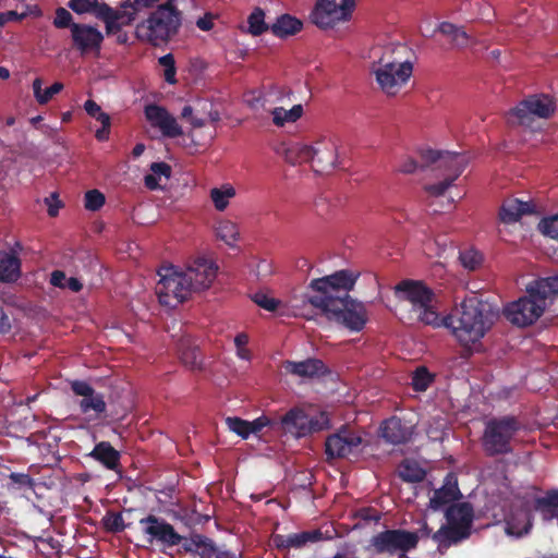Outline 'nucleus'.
<instances>
[{"mask_svg":"<svg viewBox=\"0 0 558 558\" xmlns=\"http://www.w3.org/2000/svg\"><path fill=\"white\" fill-rule=\"evenodd\" d=\"M105 195L98 190H90L85 194V208L88 210H99L105 205Z\"/></svg>","mask_w":558,"mask_h":558,"instance_id":"nucleus-50","label":"nucleus"},{"mask_svg":"<svg viewBox=\"0 0 558 558\" xmlns=\"http://www.w3.org/2000/svg\"><path fill=\"white\" fill-rule=\"evenodd\" d=\"M158 0H124L112 8L99 0H70L68 7L77 14L92 13L105 23L106 34L116 35L122 27L132 25L137 16Z\"/></svg>","mask_w":558,"mask_h":558,"instance_id":"nucleus-3","label":"nucleus"},{"mask_svg":"<svg viewBox=\"0 0 558 558\" xmlns=\"http://www.w3.org/2000/svg\"><path fill=\"white\" fill-rule=\"evenodd\" d=\"M178 352L182 363L191 369L202 367V354L191 337H182L178 342Z\"/></svg>","mask_w":558,"mask_h":558,"instance_id":"nucleus-30","label":"nucleus"},{"mask_svg":"<svg viewBox=\"0 0 558 558\" xmlns=\"http://www.w3.org/2000/svg\"><path fill=\"white\" fill-rule=\"evenodd\" d=\"M438 31L450 38L451 44L458 48H464L470 44V36L462 27H458L452 23L442 22Z\"/></svg>","mask_w":558,"mask_h":558,"instance_id":"nucleus-37","label":"nucleus"},{"mask_svg":"<svg viewBox=\"0 0 558 558\" xmlns=\"http://www.w3.org/2000/svg\"><path fill=\"white\" fill-rule=\"evenodd\" d=\"M88 456L108 470H116L120 464V452L109 441L96 444Z\"/></svg>","mask_w":558,"mask_h":558,"instance_id":"nucleus-33","label":"nucleus"},{"mask_svg":"<svg viewBox=\"0 0 558 558\" xmlns=\"http://www.w3.org/2000/svg\"><path fill=\"white\" fill-rule=\"evenodd\" d=\"M424 163L423 165H418L417 161L412 158V157H404L398 168H397V171L400 172V173H404V174H412L414 173L418 168H425L427 167L426 166V161L423 159Z\"/></svg>","mask_w":558,"mask_h":558,"instance_id":"nucleus-54","label":"nucleus"},{"mask_svg":"<svg viewBox=\"0 0 558 558\" xmlns=\"http://www.w3.org/2000/svg\"><path fill=\"white\" fill-rule=\"evenodd\" d=\"M239 228L230 220H221L216 227V235L229 246H234L239 239Z\"/></svg>","mask_w":558,"mask_h":558,"instance_id":"nucleus-40","label":"nucleus"},{"mask_svg":"<svg viewBox=\"0 0 558 558\" xmlns=\"http://www.w3.org/2000/svg\"><path fill=\"white\" fill-rule=\"evenodd\" d=\"M470 535L471 534H469V532L447 522L446 524H442L439 530L434 532L432 539L437 544L438 551L444 554L452 545L461 543L469 538Z\"/></svg>","mask_w":558,"mask_h":558,"instance_id":"nucleus-25","label":"nucleus"},{"mask_svg":"<svg viewBox=\"0 0 558 558\" xmlns=\"http://www.w3.org/2000/svg\"><path fill=\"white\" fill-rule=\"evenodd\" d=\"M68 278L62 270H54L51 272L50 283L53 287L65 289V282Z\"/></svg>","mask_w":558,"mask_h":558,"instance_id":"nucleus-63","label":"nucleus"},{"mask_svg":"<svg viewBox=\"0 0 558 558\" xmlns=\"http://www.w3.org/2000/svg\"><path fill=\"white\" fill-rule=\"evenodd\" d=\"M70 388L76 397H81L77 401L80 412L86 415L89 422L108 417L105 396L97 392L89 383L75 379L70 381Z\"/></svg>","mask_w":558,"mask_h":558,"instance_id":"nucleus-13","label":"nucleus"},{"mask_svg":"<svg viewBox=\"0 0 558 558\" xmlns=\"http://www.w3.org/2000/svg\"><path fill=\"white\" fill-rule=\"evenodd\" d=\"M459 259L465 269L476 270L483 263V255L474 248H466L460 251Z\"/></svg>","mask_w":558,"mask_h":558,"instance_id":"nucleus-45","label":"nucleus"},{"mask_svg":"<svg viewBox=\"0 0 558 558\" xmlns=\"http://www.w3.org/2000/svg\"><path fill=\"white\" fill-rule=\"evenodd\" d=\"M148 10L153 11L135 26V37L154 47L168 44L181 28L182 12L175 7L173 0L161 4L158 0L154 7L145 9L137 17Z\"/></svg>","mask_w":558,"mask_h":558,"instance_id":"nucleus-6","label":"nucleus"},{"mask_svg":"<svg viewBox=\"0 0 558 558\" xmlns=\"http://www.w3.org/2000/svg\"><path fill=\"white\" fill-rule=\"evenodd\" d=\"M145 117L153 128L160 130L163 136L175 138L183 134L177 119L161 106L150 104L145 107Z\"/></svg>","mask_w":558,"mask_h":558,"instance_id":"nucleus-20","label":"nucleus"},{"mask_svg":"<svg viewBox=\"0 0 558 558\" xmlns=\"http://www.w3.org/2000/svg\"><path fill=\"white\" fill-rule=\"evenodd\" d=\"M180 544V554H194L205 558L207 550H213V539L203 534L195 533L192 534L190 538L184 536V539Z\"/></svg>","mask_w":558,"mask_h":558,"instance_id":"nucleus-35","label":"nucleus"},{"mask_svg":"<svg viewBox=\"0 0 558 558\" xmlns=\"http://www.w3.org/2000/svg\"><path fill=\"white\" fill-rule=\"evenodd\" d=\"M218 267L214 262L198 257L184 271L194 292L208 289L217 276Z\"/></svg>","mask_w":558,"mask_h":558,"instance_id":"nucleus-19","label":"nucleus"},{"mask_svg":"<svg viewBox=\"0 0 558 558\" xmlns=\"http://www.w3.org/2000/svg\"><path fill=\"white\" fill-rule=\"evenodd\" d=\"M399 476L408 483H418L422 482L426 472L414 461H403L399 468Z\"/></svg>","mask_w":558,"mask_h":558,"instance_id":"nucleus-39","label":"nucleus"},{"mask_svg":"<svg viewBox=\"0 0 558 558\" xmlns=\"http://www.w3.org/2000/svg\"><path fill=\"white\" fill-rule=\"evenodd\" d=\"M355 0H318L311 12L313 24L322 29L332 28L351 19Z\"/></svg>","mask_w":558,"mask_h":558,"instance_id":"nucleus-12","label":"nucleus"},{"mask_svg":"<svg viewBox=\"0 0 558 558\" xmlns=\"http://www.w3.org/2000/svg\"><path fill=\"white\" fill-rule=\"evenodd\" d=\"M276 425H278V422L270 420L266 415H262L252 422L248 421L250 435L258 434L266 426L275 427Z\"/></svg>","mask_w":558,"mask_h":558,"instance_id":"nucleus-56","label":"nucleus"},{"mask_svg":"<svg viewBox=\"0 0 558 558\" xmlns=\"http://www.w3.org/2000/svg\"><path fill=\"white\" fill-rule=\"evenodd\" d=\"M422 159L426 161V166L438 163L439 168L448 171L446 178L436 184H430L425 190L433 196L442 195L449 186L461 175L468 165V158L463 154L451 151H439L427 149L422 153Z\"/></svg>","mask_w":558,"mask_h":558,"instance_id":"nucleus-8","label":"nucleus"},{"mask_svg":"<svg viewBox=\"0 0 558 558\" xmlns=\"http://www.w3.org/2000/svg\"><path fill=\"white\" fill-rule=\"evenodd\" d=\"M409 48L403 44H388L384 47H377L372 50L374 61L371 70L400 68L403 65H413L407 56Z\"/></svg>","mask_w":558,"mask_h":558,"instance_id":"nucleus-17","label":"nucleus"},{"mask_svg":"<svg viewBox=\"0 0 558 558\" xmlns=\"http://www.w3.org/2000/svg\"><path fill=\"white\" fill-rule=\"evenodd\" d=\"M533 205L530 202H523L518 198H507L504 201L499 211V218L505 223L518 221L523 215L533 213Z\"/></svg>","mask_w":558,"mask_h":558,"instance_id":"nucleus-29","label":"nucleus"},{"mask_svg":"<svg viewBox=\"0 0 558 558\" xmlns=\"http://www.w3.org/2000/svg\"><path fill=\"white\" fill-rule=\"evenodd\" d=\"M539 227L545 235L558 240V214L553 217L543 219L539 223Z\"/></svg>","mask_w":558,"mask_h":558,"instance_id":"nucleus-53","label":"nucleus"},{"mask_svg":"<svg viewBox=\"0 0 558 558\" xmlns=\"http://www.w3.org/2000/svg\"><path fill=\"white\" fill-rule=\"evenodd\" d=\"M41 84L43 82L40 78H36L33 82L34 96L40 105H46L49 102L51 98L56 94L60 93L64 87L62 83L56 82L50 87L43 90Z\"/></svg>","mask_w":558,"mask_h":558,"instance_id":"nucleus-42","label":"nucleus"},{"mask_svg":"<svg viewBox=\"0 0 558 558\" xmlns=\"http://www.w3.org/2000/svg\"><path fill=\"white\" fill-rule=\"evenodd\" d=\"M418 542V533L403 529H388L371 538L369 548L377 555L405 558L409 551L417 547Z\"/></svg>","mask_w":558,"mask_h":558,"instance_id":"nucleus-9","label":"nucleus"},{"mask_svg":"<svg viewBox=\"0 0 558 558\" xmlns=\"http://www.w3.org/2000/svg\"><path fill=\"white\" fill-rule=\"evenodd\" d=\"M94 119L101 123V128L95 132L96 140L99 142L108 141L111 129L110 116L104 111H100L98 114H96V117H94Z\"/></svg>","mask_w":558,"mask_h":558,"instance_id":"nucleus-49","label":"nucleus"},{"mask_svg":"<svg viewBox=\"0 0 558 558\" xmlns=\"http://www.w3.org/2000/svg\"><path fill=\"white\" fill-rule=\"evenodd\" d=\"M10 481L13 484L19 485L20 487H29L32 488L34 486V480L31 477V475L26 473H11L9 475Z\"/></svg>","mask_w":558,"mask_h":558,"instance_id":"nucleus-59","label":"nucleus"},{"mask_svg":"<svg viewBox=\"0 0 558 558\" xmlns=\"http://www.w3.org/2000/svg\"><path fill=\"white\" fill-rule=\"evenodd\" d=\"M323 539V533L319 529L303 531L289 535H275L274 543L279 550H289L290 548H302L307 543H316Z\"/></svg>","mask_w":558,"mask_h":558,"instance_id":"nucleus-23","label":"nucleus"},{"mask_svg":"<svg viewBox=\"0 0 558 558\" xmlns=\"http://www.w3.org/2000/svg\"><path fill=\"white\" fill-rule=\"evenodd\" d=\"M395 294L401 302V319L409 324L441 326L440 316L434 310V292L421 281L402 280L395 287Z\"/></svg>","mask_w":558,"mask_h":558,"instance_id":"nucleus-5","label":"nucleus"},{"mask_svg":"<svg viewBox=\"0 0 558 558\" xmlns=\"http://www.w3.org/2000/svg\"><path fill=\"white\" fill-rule=\"evenodd\" d=\"M26 17V13H17L16 11H7L0 13V27H3L9 22H20Z\"/></svg>","mask_w":558,"mask_h":558,"instance_id":"nucleus-60","label":"nucleus"},{"mask_svg":"<svg viewBox=\"0 0 558 558\" xmlns=\"http://www.w3.org/2000/svg\"><path fill=\"white\" fill-rule=\"evenodd\" d=\"M337 161V146L331 140H320L312 145L310 162L317 173H330Z\"/></svg>","mask_w":558,"mask_h":558,"instance_id":"nucleus-21","label":"nucleus"},{"mask_svg":"<svg viewBox=\"0 0 558 558\" xmlns=\"http://www.w3.org/2000/svg\"><path fill=\"white\" fill-rule=\"evenodd\" d=\"M555 109L556 104L550 96L536 94L524 98L514 108L510 109L506 119L510 125L530 126L534 117L548 119L555 112Z\"/></svg>","mask_w":558,"mask_h":558,"instance_id":"nucleus-10","label":"nucleus"},{"mask_svg":"<svg viewBox=\"0 0 558 558\" xmlns=\"http://www.w3.org/2000/svg\"><path fill=\"white\" fill-rule=\"evenodd\" d=\"M205 558H240L234 551L220 549L213 541V550H207Z\"/></svg>","mask_w":558,"mask_h":558,"instance_id":"nucleus-57","label":"nucleus"},{"mask_svg":"<svg viewBox=\"0 0 558 558\" xmlns=\"http://www.w3.org/2000/svg\"><path fill=\"white\" fill-rule=\"evenodd\" d=\"M302 114V105H294L290 110L277 107L271 111L272 122L276 126H283L286 123H293L298 121Z\"/></svg>","mask_w":558,"mask_h":558,"instance_id":"nucleus-38","label":"nucleus"},{"mask_svg":"<svg viewBox=\"0 0 558 558\" xmlns=\"http://www.w3.org/2000/svg\"><path fill=\"white\" fill-rule=\"evenodd\" d=\"M253 301L258 306H260L262 308L269 311V312L276 311L279 305L278 300H276L274 298H269L267 294L260 293V292L254 294Z\"/></svg>","mask_w":558,"mask_h":558,"instance_id":"nucleus-55","label":"nucleus"},{"mask_svg":"<svg viewBox=\"0 0 558 558\" xmlns=\"http://www.w3.org/2000/svg\"><path fill=\"white\" fill-rule=\"evenodd\" d=\"M46 203L48 205L49 216L56 217L58 215L59 208L62 206L61 202L58 199V194L52 193L49 198H46Z\"/></svg>","mask_w":558,"mask_h":558,"instance_id":"nucleus-62","label":"nucleus"},{"mask_svg":"<svg viewBox=\"0 0 558 558\" xmlns=\"http://www.w3.org/2000/svg\"><path fill=\"white\" fill-rule=\"evenodd\" d=\"M286 369L300 377H314L324 373L325 364L318 359H307L301 362H287Z\"/></svg>","mask_w":558,"mask_h":558,"instance_id":"nucleus-36","label":"nucleus"},{"mask_svg":"<svg viewBox=\"0 0 558 558\" xmlns=\"http://www.w3.org/2000/svg\"><path fill=\"white\" fill-rule=\"evenodd\" d=\"M413 434V426L397 416L385 420L380 425V436L389 444L408 442Z\"/></svg>","mask_w":558,"mask_h":558,"instance_id":"nucleus-22","label":"nucleus"},{"mask_svg":"<svg viewBox=\"0 0 558 558\" xmlns=\"http://www.w3.org/2000/svg\"><path fill=\"white\" fill-rule=\"evenodd\" d=\"M235 195V191L232 186H228L225 190L214 187L210 191V198L215 205V208L219 211H223L228 205L229 199Z\"/></svg>","mask_w":558,"mask_h":558,"instance_id":"nucleus-43","label":"nucleus"},{"mask_svg":"<svg viewBox=\"0 0 558 558\" xmlns=\"http://www.w3.org/2000/svg\"><path fill=\"white\" fill-rule=\"evenodd\" d=\"M308 414L299 408L290 409L278 422L284 432L294 434L296 437L311 435L307 427Z\"/></svg>","mask_w":558,"mask_h":558,"instance_id":"nucleus-24","label":"nucleus"},{"mask_svg":"<svg viewBox=\"0 0 558 558\" xmlns=\"http://www.w3.org/2000/svg\"><path fill=\"white\" fill-rule=\"evenodd\" d=\"M84 109H85L86 113L88 116H90L92 118L96 117V114H98L100 111H102L100 106L92 99H88L85 101Z\"/></svg>","mask_w":558,"mask_h":558,"instance_id":"nucleus-64","label":"nucleus"},{"mask_svg":"<svg viewBox=\"0 0 558 558\" xmlns=\"http://www.w3.org/2000/svg\"><path fill=\"white\" fill-rule=\"evenodd\" d=\"M276 153L282 156L284 160L292 166L301 165L303 162H310L312 145L282 143L276 148Z\"/></svg>","mask_w":558,"mask_h":558,"instance_id":"nucleus-28","label":"nucleus"},{"mask_svg":"<svg viewBox=\"0 0 558 558\" xmlns=\"http://www.w3.org/2000/svg\"><path fill=\"white\" fill-rule=\"evenodd\" d=\"M461 493L457 482L451 483L450 481H447L440 488L434 492L429 500V508L434 511H438L447 505H452V502L459 499Z\"/></svg>","mask_w":558,"mask_h":558,"instance_id":"nucleus-32","label":"nucleus"},{"mask_svg":"<svg viewBox=\"0 0 558 558\" xmlns=\"http://www.w3.org/2000/svg\"><path fill=\"white\" fill-rule=\"evenodd\" d=\"M71 40L72 47L82 56L98 54L101 50L104 35L97 27L80 23L72 26Z\"/></svg>","mask_w":558,"mask_h":558,"instance_id":"nucleus-16","label":"nucleus"},{"mask_svg":"<svg viewBox=\"0 0 558 558\" xmlns=\"http://www.w3.org/2000/svg\"><path fill=\"white\" fill-rule=\"evenodd\" d=\"M101 523L104 529L110 533H120L126 527L120 512L108 511L101 519Z\"/></svg>","mask_w":558,"mask_h":558,"instance_id":"nucleus-46","label":"nucleus"},{"mask_svg":"<svg viewBox=\"0 0 558 558\" xmlns=\"http://www.w3.org/2000/svg\"><path fill=\"white\" fill-rule=\"evenodd\" d=\"M158 274L160 280L156 286V293L160 304L175 307L194 292L184 271L166 268L165 274L161 271Z\"/></svg>","mask_w":558,"mask_h":558,"instance_id":"nucleus-11","label":"nucleus"},{"mask_svg":"<svg viewBox=\"0 0 558 558\" xmlns=\"http://www.w3.org/2000/svg\"><path fill=\"white\" fill-rule=\"evenodd\" d=\"M446 520L449 524L458 526L471 534L474 510L471 504L460 502L449 505L445 511Z\"/></svg>","mask_w":558,"mask_h":558,"instance_id":"nucleus-26","label":"nucleus"},{"mask_svg":"<svg viewBox=\"0 0 558 558\" xmlns=\"http://www.w3.org/2000/svg\"><path fill=\"white\" fill-rule=\"evenodd\" d=\"M532 526L533 521L531 515L525 514L522 525H520L515 520H508L506 522L505 531L510 536L522 537L530 533Z\"/></svg>","mask_w":558,"mask_h":558,"instance_id":"nucleus-44","label":"nucleus"},{"mask_svg":"<svg viewBox=\"0 0 558 558\" xmlns=\"http://www.w3.org/2000/svg\"><path fill=\"white\" fill-rule=\"evenodd\" d=\"M307 427L311 429V434L329 428L330 421L328 414L326 412H319L314 416L308 415Z\"/></svg>","mask_w":558,"mask_h":558,"instance_id":"nucleus-51","label":"nucleus"},{"mask_svg":"<svg viewBox=\"0 0 558 558\" xmlns=\"http://www.w3.org/2000/svg\"><path fill=\"white\" fill-rule=\"evenodd\" d=\"M533 510L541 515L544 522L558 519V489H549L543 496L535 497Z\"/></svg>","mask_w":558,"mask_h":558,"instance_id":"nucleus-27","label":"nucleus"},{"mask_svg":"<svg viewBox=\"0 0 558 558\" xmlns=\"http://www.w3.org/2000/svg\"><path fill=\"white\" fill-rule=\"evenodd\" d=\"M441 326L450 328L464 348L478 342L494 324V313L476 296L464 299L460 305L440 319Z\"/></svg>","mask_w":558,"mask_h":558,"instance_id":"nucleus-2","label":"nucleus"},{"mask_svg":"<svg viewBox=\"0 0 558 558\" xmlns=\"http://www.w3.org/2000/svg\"><path fill=\"white\" fill-rule=\"evenodd\" d=\"M143 532L149 536V542H158L165 547L180 545L184 536L179 534L174 527L166 520L154 514H148L140 520Z\"/></svg>","mask_w":558,"mask_h":558,"instance_id":"nucleus-15","label":"nucleus"},{"mask_svg":"<svg viewBox=\"0 0 558 558\" xmlns=\"http://www.w3.org/2000/svg\"><path fill=\"white\" fill-rule=\"evenodd\" d=\"M433 381V375L424 366L417 367L412 376V388L415 391H425Z\"/></svg>","mask_w":558,"mask_h":558,"instance_id":"nucleus-47","label":"nucleus"},{"mask_svg":"<svg viewBox=\"0 0 558 558\" xmlns=\"http://www.w3.org/2000/svg\"><path fill=\"white\" fill-rule=\"evenodd\" d=\"M21 262L16 255V252L11 250L10 252H0V281L1 282H13L20 276Z\"/></svg>","mask_w":558,"mask_h":558,"instance_id":"nucleus-34","label":"nucleus"},{"mask_svg":"<svg viewBox=\"0 0 558 558\" xmlns=\"http://www.w3.org/2000/svg\"><path fill=\"white\" fill-rule=\"evenodd\" d=\"M413 72V65H403L400 68L375 69L372 73L376 77V82L380 89L388 96H395L407 84Z\"/></svg>","mask_w":558,"mask_h":558,"instance_id":"nucleus-18","label":"nucleus"},{"mask_svg":"<svg viewBox=\"0 0 558 558\" xmlns=\"http://www.w3.org/2000/svg\"><path fill=\"white\" fill-rule=\"evenodd\" d=\"M363 442L361 434L349 426H342L337 433L329 435L325 441V453L328 459L348 458L359 452Z\"/></svg>","mask_w":558,"mask_h":558,"instance_id":"nucleus-14","label":"nucleus"},{"mask_svg":"<svg viewBox=\"0 0 558 558\" xmlns=\"http://www.w3.org/2000/svg\"><path fill=\"white\" fill-rule=\"evenodd\" d=\"M74 24L73 16L66 9L60 7L56 10L53 19V26L56 28H70V32H72V26Z\"/></svg>","mask_w":558,"mask_h":558,"instance_id":"nucleus-52","label":"nucleus"},{"mask_svg":"<svg viewBox=\"0 0 558 558\" xmlns=\"http://www.w3.org/2000/svg\"><path fill=\"white\" fill-rule=\"evenodd\" d=\"M356 518L364 522H378L380 520V513L371 507L362 508L356 512Z\"/></svg>","mask_w":558,"mask_h":558,"instance_id":"nucleus-58","label":"nucleus"},{"mask_svg":"<svg viewBox=\"0 0 558 558\" xmlns=\"http://www.w3.org/2000/svg\"><path fill=\"white\" fill-rule=\"evenodd\" d=\"M521 422L513 415L492 417L485 423L482 447L487 457L505 456L513 451L512 440L521 429Z\"/></svg>","mask_w":558,"mask_h":558,"instance_id":"nucleus-7","label":"nucleus"},{"mask_svg":"<svg viewBox=\"0 0 558 558\" xmlns=\"http://www.w3.org/2000/svg\"><path fill=\"white\" fill-rule=\"evenodd\" d=\"M303 28V22L288 13L279 15L275 23L270 25V32L274 36L284 39L294 36Z\"/></svg>","mask_w":558,"mask_h":558,"instance_id":"nucleus-31","label":"nucleus"},{"mask_svg":"<svg viewBox=\"0 0 558 558\" xmlns=\"http://www.w3.org/2000/svg\"><path fill=\"white\" fill-rule=\"evenodd\" d=\"M527 295L509 303L505 317L513 325L526 327L534 324L544 313L547 300L558 295V276L539 278L526 288Z\"/></svg>","mask_w":558,"mask_h":558,"instance_id":"nucleus-4","label":"nucleus"},{"mask_svg":"<svg viewBox=\"0 0 558 558\" xmlns=\"http://www.w3.org/2000/svg\"><path fill=\"white\" fill-rule=\"evenodd\" d=\"M356 279L357 276L345 269L313 279L304 293V302L319 310L328 322L360 331L367 322L366 310L363 303L349 295Z\"/></svg>","mask_w":558,"mask_h":558,"instance_id":"nucleus-1","label":"nucleus"},{"mask_svg":"<svg viewBox=\"0 0 558 558\" xmlns=\"http://www.w3.org/2000/svg\"><path fill=\"white\" fill-rule=\"evenodd\" d=\"M226 425L231 432L235 433L241 438H243V439L248 438V436H250L248 421L243 420L238 416H229L226 418Z\"/></svg>","mask_w":558,"mask_h":558,"instance_id":"nucleus-48","label":"nucleus"},{"mask_svg":"<svg viewBox=\"0 0 558 558\" xmlns=\"http://www.w3.org/2000/svg\"><path fill=\"white\" fill-rule=\"evenodd\" d=\"M150 171L154 175L160 177L163 175L169 178L171 175V167L167 162H153L150 165Z\"/></svg>","mask_w":558,"mask_h":558,"instance_id":"nucleus-61","label":"nucleus"},{"mask_svg":"<svg viewBox=\"0 0 558 558\" xmlns=\"http://www.w3.org/2000/svg\"><path fill=\"white\" fill-rule=\"evenodd\" d=\"M248 29L247 32L252 36H260L267 31H270V26L265 22V12L262 8L256 7L247 17Z\"/></svg>","mask_w":558,"mask_h":558,"instance_id":"nucleus-41","label":"nucleus"}]
</instances>
